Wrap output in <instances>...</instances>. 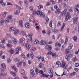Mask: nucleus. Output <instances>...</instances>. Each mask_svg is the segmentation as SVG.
I'll list each match as a JSON object with an SVG mask.
<instances>
[{"label":"nucleus","mask_w":79,"mask_h":79,"mask_svg":"<svg viewBox=\"0 0 79 79\" xmlns=\"http://www.w3.org/2000/svg\"><path fill=\"white\" fill-rule=\"evenodd\" d=\"M61 67H63L64 69H67L68 68L67 65H66V63L64 62V61H62V65L61 66Z\"/></svg>","instance_id":"nucleus-1"},{"label":"nucleus","mask_w":79,"mask_h":79,"mask_svg":"<svg viewBox=\"0 0 79 79\" xmlns=\"http://www.w3.org/2000/svg\"><path fill=\"white\" fill-rule=\"evenodd\" d=\"M55 9L56 10L55 11L56 13H59L60 12V10L58 8V6L57 5H56L54 7Z\"/></svg>","instance_id":"nucleus-2"},{"label":"nucleus","mask_w":79,"mask_h":79,"mask_svg":"<svg viewBox=\"0 0 79 79\" xmlns=\"http://www.w3.org/2000/svg\"><path fill=\"white\" fill-rule=\"evenodd\" d=\"M12 42H13L14 44H16L18 43V41L16 39L15 37H12L11 38Z\"/></svg>","instance_id":"nucleus-3"},{"label":"nucleus","mask_w":79,"mask_h":79,"mask_svg":"<svg viewBox=\"0 0 79 79\" xmlns=\"http://www.w3.org/2000/svg\"><path fill=\"white\" fill-rule=\"evenodd\" d=\"M8 14V12L6 11H4L3 12V13L2 14L1 16V18L3 19L6 17V15Z\"/></svg>","instance_id":"nucleus-4"},{"label":"nucleus","mask_w":79,"mask_h":79,"mask_svg":"<svg viewBox=\"0 0 79 79\" xmlns=\"http://www.w3.org/2000/svg\"><path fill=\"white\" fill-rule=\"evenodd\" d=\"M49 73L51 75L50 76V77L51 78H52V77H53V69L51 68H50L49 69Z\"/></svg>","instance_id":"nucleus-5"},{"label":"nucleus","mask_w":79,"mask_h":79,"mask_svg":"<svg viewBox=\"0 0 79 79\" xmlns=\"http://www.w3.org/2000/svg\"><path fill=\"white\" fill-rule=\"evenodd\" d=\"M1 67L2 68V69L1 70V72L4 71L5 70V69L6 68V65L5 64H2L1 65Z\"/></svg>","instance_id":"nucleus-6"},{"label":"nucleus","mask_w":79,"mask_h":79,"mask_svg":"<svg viewBox=\"0 0 79 79\" xmlns=\"http://www.w3.org/2000/svg\"><path fill=\"white\" fill-rule=\"evenodd\" d=\"M26 40V39L24 37H22L20 39V40L19 41V44H22L23 43V42Z\"/></svg>","instance_id":"nucleus-7"},{"label":"nucleus","mask_w":79,"mask_h":79,"mask_svg":"<svg viewBox=\"0 0 79 79\" xmlns=\"http://www.w3.org/2000/svg\"><path fill=\"white\" fill-rule=\"evenodd\" d=\"M70 18H71V15H70L69 13V12H67V15L65 19V20H66V21H67V20L69 19Z\"/></svg>","instance_id":"nucleus-8"},{"label":"nucleus","mask_w":79,"mask_h":79,"mask_svg":"<svg viewBox=\"0 0 79 79\" xmlns=\"http://www.w3.org/2000/svg\"><path fill=\"white\" fill-rule=\"evenodd\" d=\"M12 69H13V70H14V71L15 73H17L18 72V69H17V68L16 67V66L15 65H13L11 67Z\"/></svg>","instance_id":"nucleus-9"},{"label":"nucleus","mask_w":79,"mask_h":79,"mask_svg":"<svg viewBox=\"0 0 79 79\" xmlns=\"http://www.w3.org/2000/svg\"><path fill=\"white\" fill-rule=\"evenodd\" d=\"M12 69H13V70H14V71L15 73H17L18 72V69H17V68L16 67V66L15 65H13L11 67Z\"/></svg>","instance_id":"nucleus-10"},{"label":"nucleus","mask_w":79,"mask_h":79,"mask_svg":"<svg viewBox=\"0 0 79 79\" xmlns=\"http://www.w3.org/2000/svg\"><path fill=\"white\" fill-rule=\"evenodd\" d=\"M73 23L74 24H76V23H77V20L78 19V17H74L73 18Z\"/></svg>","instance_id":"nucleus-11"},{"label":"nucleus","mask_w":79,"mask_h":79,"mask_svg":"<svg viewBox=\"0 0 79 79\" xmlns=\"http://www.w3.org/2000/svg\"><path fill=\"white\" fill-rule=\"evenodd\" d=\"M19 13H20V10H17L14 13V14L15 15H19Z\"/></svg>","instance_id":"nucleus-12"},{"label":"nucleus","mask_w":79,"mask_h":79,"mask_svg":"<svg viewBox=\"0 0 79 79\" xmlns=\"http://www.w3.org/2000/svg\"><path fill=\"white\" fill-rule=\"evenodd\" d=\"M47 44V41L43 40H42L40 41V44L41 45H45Z\"/></svg>","instance_id":"nucleus-13"},{"label":"nucleus","mask_w":79,"mask_h":79,"mask_svg":"<svg viewBox=\"0 0 79 79\" xmlns=\"http://www.w3.org/2000/svg\"><path fill=\"white\" fill-rule=\"evenodd\" d=\"M34 42L35 45H37L39 44V41L37 39H35L34 40Z\"/></svg>","instance_id":"nucleus-14"},{"label":"nucleus","mask_w":79,"mask_h":79,"mask_svg":"<svg viewBox=\"0 0 79 79\" xmlns=\"http://www.w3.org/2000/svg\"><path fill=\"white\" fill-rule=\"evenodd\" d=\"M19 30L18 29H16L14 31V34L15 35H16L18 33H19Z\"/></svg>","instance_id":"nucleus-15"},{"label":"nucleus","mask_w":79,"mask_h":79,"mask_svg":"<svg viewBox=\"0 0 79 79\" xmlns=\"http://www.w3.org/2000/svg\"><path fill=\"white\" fill-rule=\"evenodd\" d=\"M20 34L22 36L25 35L26 37H27V35H26V33H25V32H24V31H21Z\"/></svg>","instance_id":"nucleus-16"},{"label":"nucleus","mask_w":79,"mask_h":79,"mask_svg":"<svg viewBox=\"0 0 79 79\" xmlns=\"http://www.w3.org/2000/svg\"><path fill=\"white\" fill-rule=\"evenodd\" d=\"M25 47L27 50H29L31 48V45L29 44H27L25 45Z\"/></svg>","instance_id":"nucleus-17"},{"label":"nucleus","mask_w":79,"mask_h":79,"mask_svg":"<svg viewBox=\"0 0 79 79\" xmlns=\"http://www.w3.org/2000/svg\"><path fill=\"white\" fill-rule=\"evenodd\" d=\"M30 74L32 76H34L35 75V73H34V71L33 69L31 70Z\"/></svg>","instance_id":"nucleus-18"},{"label":"nucleus","mask_w":79,"mask_h":79,"mask_svg":"<svg viewBox=\"0 0 79 79\" xmlns=\"http://www.w3.org/2000/svg\"><path fill=\"white\" fill-rule=\"evenodd\" d=\"M46 49H49L50 50H51L52 49V48L51 47V46L50 45H47L46 46Z\"/></svg>","instance_id":"nucleus-19"},{"label":"nucleus","mask_w":79,"mask_h":79,"mask_svg":"<svg viewBox=\"0 0 79 79\" xmlns=\"http://www.w3.org/2000/svg\"><path fill=\"white\" fill-rule=\"evenodd\" d=\"M66 11H67V10L66 9H65L61 13V16L65 15Z\"/></svg>","instance_id":"nucleus-20"},{"label":"nucleus","mask_w":79,"mask_h":79,"mask_svg":"<svg viewBox=\"0 0 79 79\" xmlns=\"http://www.w3.org/2000/svg\"><path fill=\"white\" fill-rule=\"evenodd\" d=\"M10 74L11 75H12V76H13L14 77H16V73L12 71H10Z\"/></svg>","instance_id":"nucleus-21"},{"label":"nucleus","mask_w":79,"mask_h":79,"mask_svg":"<svg viewBox=\"0 0 79 79\" xmlns=\"http://www.w3.org/2000/svg\"><path fill=\"white\" fill-rule=\"evenodd\" d=\"M19 24L20 27H23V21L22 20H21L19 21Z\"/></svg>","instance_id":"nucleus-22"},{"label":"nucleus","mask_w":79,"mask_h":79,"mask_svg":"<svg viewBox=\"0 0 79 79\" xmlns=\"http://www.w3.org/2000/svg\"><path fill=\"white\" fill-rule=\"evenodd\" d=\"M25 27L26 28H27V29L29 28L30 27V25H29V23H27L25 24Z\"/></svg>","instance_id":"nucleus-23"},{"label":"nucleus","mask_w":79,"mask_h":79,"mask_svg":"<svg viewBox=\"0 0 79 79\" xmlns=\"http://www.w3.org/2000/svg\"><path fill=\"white\" fill-rule=\"evenodd\" d=\"M22 65V62H19L17 64L18 68H20Z\"/></svg>","instance_id":"nucleus-24"},{"label":"nucleus","mask_w":79,"mask_h":79,"mask_svg":"<svg viewBox=\"0 0 79 79\" xmlns=\"http://www.w3.org/2000/svg\"><path fill=\"white\" fill-rule=\"evenodd\" d=\"M16 29V27H9V30L10 31H13Z\"/></svg>","instance_id":"nucleus-25"},{"label":"nucleus","mask_w":79,"mask_h":79,"mask_svg":"<svg viewBox=\"0 0 79 79\" xmlns=\"http://www.w3.org/2000/svg\"><path fill=\"white\" fill-rule=\"evenodd\" d=\"M65 43H64V45L67 44V43H68V36H65Z\"/></svg>","instance_id":"nucleus-26"},{"label":"nucleus","mask_w":79,"mask_h":79,"mask_svg":"<svg viewBox=\"0 0 79 79\" xmlns=\"http://www.w3.org/2000/svg\"><path fill=\"white\" fill-rule=\"evenodd\" d=\"M4 22H5V20L3 19H2L0 20V23L1 25H3Z\"/></svg>","instance_id":"nucleus-27"},{"label":"nucleus","mask_w":79,"mask_h":79,"mask_svg":"<svg viewBox=\"0 0 79 79\" xmlns=\"http://www.w3.org/2000/svg\"><path fill=\"white\" fill-rule=\"evenodd\" d=\"M65 26V23H63L62 26L61 27V30H60L61 32H62L63 31V28Z\"/></svg>","instance_id":"nucleus-28"},{"label":"nucleus","mask_w":79,"mask_h":79,"mask_svg":"<svg viewBox=\"0 0 79 79\" xmlns=\"http://www.w3.org/2000/svg\"><path fill=\"white\" fill-rule=\"evenodd\" d=\"M7 73H1L0 74V75L1 76L3 77V76H6Z\"/></svg>","instance_id":"nucleus-29"},{"label":"nucleus","mask_w":79,"mask_h":79,"mask_svg":"<svg viewBox=\"0 0 79 79\" xmlns=\"http://www.w3.org/2000/svg\"><path fill=\"white\" fill-rule=\"evenodd\" d=\"M15 51L13 49H10L9 51V52L10 54H13L14 53V52Z\"/></svg>","instance_id":"nucleus-30"},{"label":"nucleus","mask_w":79,"mask_h":79,"mask_svg":"<svg viewBox=\"0 0 79 79\" xmlns=\"http://www.w3.org/2000/svg\"><path fill=\"white\" fill-rule=\"evenodd\" d=\"M12 18H13V16L12 15H8L7 19L10 21V20H11V19H12Z\"/></svg>","instance_id":"nucleus-31"},{"label":"nucleus","mask_w":79,"mask_h":79,"mask_svg":"<svg viewBox=\"0 0 79 79\" xmlns=\"http://www.w3.org/2000/svg\"><path fill=\"white\" fill-rule=\"evenodd\" d=\"M40 15V17H43V18L45 17V15H44V14L43 12H41Z\"/></svg>","instance_id":"nucleus-32"},{"label":"nucleus","mask_w":79,"mask_h":79,"mask_svg":"<svg viewBox=\"0 0 79 79\" xmlns=\"http://www.w3.org/2000/svg\"><path fill=\"white\" fill-rule=\"evenodd\" d=\"M57 45H58L59 47L61 46V44L58 42H57L55 44V46L56 47Z\"/></svg>","instance_id":"nucleus-33"},{"label":"nucleus","mask_w":79,"mask_h":79,"mask_svg":"<svg viewBox=\"0 0 79 79\" xmlns=\"http://www.w3.org/2000/svg\"><path fill=\"white\" fill-rule=\"evenodd\" d=\"M9 20L6 19L4 21V22L6 24H8V23H9Z\"/></svg>","instance_id":"nucleus-34"},{"label":"nucleus","mask_w":79,"mask_h":79,"mask_svg":"<svg viewBox=\"0 0 79 79\" xmlns=\"http://www.w3.org/2000/svg\"><path fill=\"white\" fill-rule=\"evenodd\" d=\"M14 60V61H15V62H17L18 61H20V59L18 58H16Z\"/></svg>","instance_id":"nucleus-35"},{"label":"nucleus","mask_w":79,"mask_h":79,"mask_svg":"<svg viewBox=\"0 0 79 79\" xmlns=\"http://www.w3.org/2000/svg\"><path fill=\"white\" fill-rule=\"evenodd\" d=\"M21 73L22 74H23V75H24L25 74V73H24V70L23 69H21Z\"/></svg>","instance_id":"nucleus-36"},{"label":"nucleus","mask_w":79,"mask_h":79,"mask_svg":"<svg viewBox=\"0 0 79 79\" xmlns=\"http://www.w3.org/2000/svg\"><path fill=\"white\" fill-rule=\"evenodd\" d=\"M33 13L32 14V16H35V15H36V11H35V10H33Z\"/></svg>","instance_id":"nucleus-37"},{"label":"nucleus","mask_w":79,"mask_h":79,"mask_svg":"<svg viewBox=\"0 0 79 79\" xmlns=\"http://www.w3.org/2000/svg\"><path fill=\"white\" fill-rule=\"evenodd\" d=\"M44 65L43 64V63H40L39 64V67L40 68H42V67L44 66Z\"/></svg>","instance_id":"nucleus-38"},{"label":"nucleus","mask_w":79,"mask_h":79,"mask_svg":"<svg viewBox=\"0 0 79 79\" xmlns=\"http://www.w3.org/2000/svg\"><path fill=\"white\" fill-rule=\"evenodd\" d=\"M70 52V51L68 49H66L65 52V54H68V53H69Z\"/></svg>","instance_id":"nucleus-39"},{"label":"nucleus","mask_w":79,"mask_h":79,"mask_svg":"<svg viewBox=\"0 0 79 79\" xmlns=\"http://www.w3.org/2000/svg\"><path fill=\"white\" fill-rule=\"evenodd\" d=\"M52 31L53 32H58V31L57 30H55V29H52Z\"/></svg>","instance_id":"nucleus-40"},{"label":"nucleus","mask_w":79,"mask_h":79,"mask_svg":"<svg viewBox=\"0 0 79 79\" xmlns=\"http://www.w3.org/2000/svg\"><path fill=\"white\" fill-rule=\"evenodd\" d=\"M43 77H48V75H47L46 74H42Z\"/></svg>","instance_id":"nucleus-41"},{"label":"nucleus","mask_w":79,"mask_h":79,"mask_svg":"<svg viewBox=\"0 0 79 79\" xmlns=\"http://www.w3.org/2000/svg\"><path fill=\"white\" fill-rule=\"evenodd\" d=\"M16 51H19V50H21V48L20 47H18L17 48H16Z\"/></svg>","instance_id":"nucleus-42"},{"label":"nucleus","mask_w":79,"mask_h":79,"mask_svg":"<svg viewBox=\"0 0 79 79\" xmlns=\"http://www.w3.org/2000/svg\"><path fill=\"white\" fill-rule=\"evenodd\" d=\"M21 56L22 58H24V59H26V56H25V55L23 53L21 54Z\"/></svg>","instance_id":"nucleus-43"},{"label":"nucleus","mask_w":79,"mask_h":79,"mask_svg":"<svg viewBox=\"0 0 79 79\" xmlns=\"http://www.w3.org/2000/svg\"><path fill=\"white\" fill-rule=\"evenodd\" d=\"M32 35H33V33H30L27 36L29 37H31Z\"/></svg>","instance_id":"nucleus-44"},{"label":"nucleus","mask_w":79,"mask_h":79,"mask_svg":"<svg viewBox=\"0 0 79 79\" xmlns=\"http://www.w3.org/2000/svg\"><path fill=\"white\" fill-rule=\"evenodd\" d=\"M30 56L31 57L32 59L34 58V53H33V52H31L30 53Z\"/></svg>","instance_id":"nucleus-45"},{"label":"nucleus","mask_w":79,"mask_h":79,"mask_svg":"<svg viewBox=\"0 0 79 79\" xmlns=\"http://www.w3.org/2000/svg\"><path fill=\"white\" fill-rule=\"evenodd\" d=\"M76 72H74L73 73H71L70 74V75L71 76H74L76 75Z\"/></svg>","instance_id":"nucleus-46"},{"label":"nucleus","mask_w":79,"mask_h":79,"mask_svg":"<svg viewBox=\"0 0 79 79\" xmlns=\"http://www.w3.org/2000/svg\"><path fill=\"white\" fill-rule=\"evenodd\" d=\"M77 58L76 57H74L73 59V62H74V61H77Z\"/></svg>","instance_id":"nucleus-47"},{"label":"nucleus","mask_w":79,"mask_h":79,"mask_svg":"<svg viewBox=\"0 0 79 79\" xmlns=\"http://www.w3.org/2000/svg\"><path fill=\"white\" fill-rule=\"evenodd\" d=\"M50 2H51L53 5H55L56 3V2L53 1V0H50Z\"/></svg>","instance_id":"nucleus-48"},{"label":"nucleus","mask_w":79,"mask_h":79,"mask_svg":"<svg viewBox=\"0 0 79 79\" xmlns=\"http://www.w3.org/2000/svg\"><path fill=\"white\" fill-rule=\"evenodd\" d=\"M6 35H7V36H8V37H10V38H11L12 37L11 34L10 33H7L6 34Z\"/></svg>","instance_id":"nucleus-49"},{"label":"nucleus","mask_w":79,"mask_h":79,"mask_svg":"<svg viewBox=\"0 0 79 79\" xmlns=\"http://www.w3.org/2000/svg\"><path fill=\"white\" fill-rule=\"evenodd\" d=\"M29 21L31 23H33V18H30L29 19Z\"/></svg>","instance_id":"nucleus-50"},{"label":"nucleus","mask_w":79,"mask_h":79,"mask_svg":"<svg viewBox=\"0 0 79 79\" xmlns=\"http://www.w3.org/2000/svg\"><path fill=\"white\" fill-rule=\"evenodd\" d=\"M73 39L74 40V41H76V40H77V36H74L73 37Z\"/></svg>","instance_id":"nucleus-51"},{"label":"nucleus","mask_w":79,"mask_h":79,"mask_svg":"<svg viewBox=\"0 0 79 79\" xmlns=\"http://www.w3.org/2000/svg\"><path fill=\"white\" fill-rule=\"evenodd\" d=\"M31 50L33 52L35 51L36 50V48L35 47H33L31 48Z\"/></svg>","instance_id":"nucleus-52"},{"label":"nucleus","mask_w":79,"mask_h":79,"mask_svg":"<svg viewBox=\"0 0 79 79\" xmlns=\"http://www.w3.org/2000/svg\"><path fill=\"white\" fill-rule=\"evenodd\" d=\"M56 64L57 65L60 66V65H61V63L60 62L57 61L56 62Z\"/></svg>","instance_id":"nucleus-53"},{"label":"nucleus","mask_w":79,"mask_h":79,"mask_svg":"<svg viewBox=\"0 0 79 79\" xmlns=\"http://www.w3.org/2000/svg\"><path fill=\"white\" fill-rule=\"evenodd\" d=\"M7 63H10L11 61V59L8 58L7 60Z\"/></svg>","instance_id":"nucleus-54"},{"label":"nucleus","mask_w":79,"mask_h":79,"mask_svg":"<svg viewBox=\"0 0 79 79\" xmlns=\"http://www.w3.org/2000/svg\"><path fill=\"white\" fill-rule=\"evenodd\" d=\"M38 8L39 10H40L41 8H43V6L41 5H40L39 6H38Z\"/></svg>","instance_id":"nucleus-55"},{"label":"nucleus","mask_w":79,"mask_h":79,"mask_svg":"<svg viewBox=\"0 0 79 79\" xmlns=\"http://www.w3.org/2000/svg\"><path fill=\"white\" fill-rule=\"evenodd\" d=\"M24 3L26 6H27V1L26 0H25L24 1Z\"/></svg>","instance_id":"nucleus-56"},{"label":"nucleus","mask_w":79,"mask_h":79,"mask_svg":"<svg viewBox=\"0 0 79 79\" xmlns=\"http://www.w3.org/2000/svg\"><path fill=\"white\" fill-rule=\"evenodd\" d=\"M7 47H8L9 48H11V47H12V45L11 44H8L7 45Z\"/></svg>","instance_id":"nucleus-57"},{"label":"nucleus","mask_w":79,"mask_h":79,"mask_svg":"<svg viewBox=\"0 0 79 79\" xmlns=\"http://www.w3.org/2000/svg\"><path fill=\"white\" fill-rule=\"evenodd\" d=\"M49 26L50 27H52V21H51L50 23H49Z\"/></svg>","instance_id":"nucleus-58"},{"label":"nucleus","mask_w":79,"mask_h":79,"mask_svg":"<svg viewBox=\"0 0 79 79\" xmlns=\"http://www.w3.org/2000/svg\"><path fill=\"white\" fill-rule=\"evenodd\" d=\"M16 7L17 10H20V9H21V6H18L16 5Z\"/></svg>","instance_id":"nucleus-59"},{"label":"nucleus","mask_w":79,"mask_h":79,"mask_svg":"<svg viewBox=\"0 0 79 79\" xmlns=\"http://www.w3.org/2000/svg\"><path fill=\"white\" fill-rule=\"evenodd\" d=\"M73 48V44H70V46H69V49H71L72 48Z\"/></svg>","instance_id":"nucleus-60"},{"label":"nucleus","mask_w":79,"mask_h":79,"mask_svg":"<svg viewBox=\"0 0 79 79\" xmlns=\"http://www.w3.org/2000/svg\"><path fill=\"white\" fill-rule=\"evenodd\" d=\"M35 71L36 72V74H38V73L39 72V70L38 69H36L35 70Z\"/></svg>","instance_id":"nucleus-61"},{"label":"nucleus","mask_w":79,"mask_h":79,"mask_svg":"<svg viewBox=\"0 0 79 79\" xmlns=\"http://www.w3.org/2000/svg\"><path fill=\"white\" fill-rule=\"evenodd\" d=\"M52 56L53 57H56V54H55V53H52Z\"/></svg>","instance_id":"nucleus-62"},{"label":"nucleus","mask_w":79,"mask_h":79,"mask_svg":"<svg viewBox=\"0 0 79 79\" xmlns=\"http://www.w3.org/2000/svg\"><path fill=\"white\" fill-rule=\"evenodd\" d=\"M41 13V12H40V11H39V10H38L36 12L37 15H40V14Z\"/></svg>","instance_id":"nucleus-63"},{"label":"nucleus","mask_w":79,"mask_h":79,"mask_svg":"<svg viewBox=\"0 0 79 79\" xmlns=\"http://www.w3.org/2000/svg\"><path fill=\"white\" fill-rule=\"evenodd\" d=\"M45 19L46 21H49V19L48 18V17L47 16H46L45 18Z\"/></svg>","instance_id":"nucleus-64"}]
</instances>
